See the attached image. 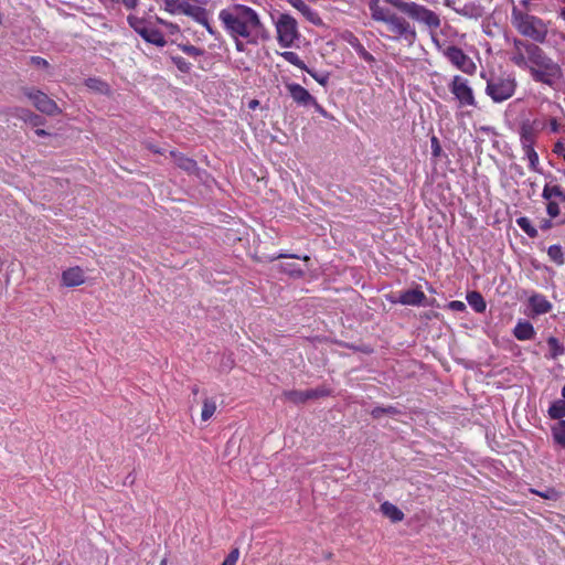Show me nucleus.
I'll return each instance as SVG.
<instances>
[{"instance_id":"72a5a7b5","label":"nucleus","mask_w":565,"mask_h":565,"mask_svg":"<svg viewBox=\"0 0 565 565\" xmlns=\"http://www.w3.org/2000/svg\"><path fill=\"white\" fill-rule=\"evenodd\" d=\"M563 195V190L559 185H545L542 196L545 200H551L553 196L559 198Z\"/></svg>"},{"instance_id":"13d9d810","label":"nucleus","mask_w":565,"mask_h":565,"mask_svg":"<svg viewBox=\"0 0 565 565\" xmlns=\"http://www.w3.org/2000/svg\"><path fill=\"white\" fill-rule=\"evenodd\" d=\"M299 258V256L297 255H289V254H278L277 256H274L270 258V260H275V259H278V258Z\"/></svg>"},{"instance_id":"393cba45","label":"nucleus","mask_w":565,"mask_h":565,"mask_svg":"<svg viewBox=\"0 0 565 565\" xmlns=\"http://www.w3.org/2000/svg\"><path fill=\"white\" fill-rule=\"evenodd\" d=\"M547 413L552 419L563 420L562 418L565 417V399H557L552 403Z\"/></svg>"},{"instance_id":"473e14b6","label":"nucleus","mask_w":565,"mask_h":565,"mask_svg":"<svg viewBox=\"0 0 565 565\" xmlns=\"http://www.w3.org/2000/svg\"><path fill=\"white\" fill-rule=\"evenodd\" d=\"M284 60H286L287 62H289L290 64L297 66L298 68L305 71L307 70V65L305 64V62L298 56L297 53L292 52V51H285L280 54Z\"/></svg>"},{"instance_id":"774afa93","label":"nucleus","mask_w":565,"mask_h":565,"mask_svg":"<svg viewBox=\"0 0 565 565\" xmlns=\"http://www.w3.org/2000/svg\"><path fill=\"white\" fill-rule=\"evenodd\" d=\"M550 492L551 491H548L547 493H545V491H542V492L535 491L536 494H539L540 497L545 498V499L551 498Z\"/></svg>"},{"instance_id":"20e7f679","label":"nucleus","mask_w":565,"mask_h":565,"mask_svg":"<svg viewBox=\"0 0 565 565\" xmlns=\"http://www.w3.org/2000/svg\"><path fill=\"white\" fill-rule=\"evenodd\" d=\"M516 86V79L511 74L491 75L487 81L486 94L493 103H503L514 95Z\"/></svg>"},{"instance_id":"2f4dec72","label":"nucleus","mask_w":565,"mask_h":565,"mask_svg":"<svg viewBox=\"0 0 565 565\" xmlns=\"http://www.w3.org/2000/svg\"><path fill=\"white\" fill-rule=\"evenodd\" d=\"M216 411V403L211 398H205L203 401V407L201 413V418L203 422L209 420Z\"/></svg>"},{"instance_id":"2eb2a0df","label":"nucleus","mask_w":565,"mask_h":565,"mask_svg":"<svg viewBox=\"0 0 565 565\" xmlns=\"http://www.w3.org/2000/svg\"><path fill=\"white\" fill-rule=\"evenodd\" d=\"M170 157L173 159L177 167L186 173L195 174L199 171L198 163L194 159L173 150L170 151Z\"/></svg>"},{"instance_id":"4be33fe9","label":"nucleus","mask_w":565,"mask_h":565,"mask_svg":"<svg viewBox=\"0 0 565 565\" xmlns=\"http://www.w3.org/2000/svg\"><path fill=\"white\" fill-rule=\"evenodd\" d=\"M382 513L393 522H399L404 519V513L393 503L384 502L381 504Z\"/></svg>"},{"instance_id":"e2e57ef3","label":"nucleus","mask_w":565,"mask_h":565,"mask_svg":"<svg viewBox=\"0 0 565 565\" xmlns=\"http://www.w3.org/2000/svg\"><path fill=\"white\" fill-rule=\"evenodd\" d=\"M35 134H36V136H39V137H46V136H49V135H50L46 130H44V129H42V128H38V129L35 130Z\"/></svg>"},{"instance_id":"dca6fc26","label":"nucleus","mask_w":565,"mask_h":565,"mask_svg":"<svg viewBox=\"0 0 565 565\" xmlns=\"http://www.w3.org/2000/svg\"><path fill=\"white\" fill-rule=\"evenodd\" d=\"M180 8L182 9V12L193 17L196 22L202 24L210 34H215V30L211 26L206 15V11L203 8L195 7L191 9H184L183 6H180Z\"/></svg>"},{"instance_id":"7ed1b4c3","label":"nucleus","mask_w":565,"mask_h":565,"mask_svg":"<svg viewBox=\"0 0 565 565\" xmlns=\"http://www.w3.org/2000/svg\"><path fill=\"white\" fill-rule=\"evenodd\" d=\"M511 24L520 35L532 40L531 43L543 44L548 34V26L541 18L530 14L526 8L513 6Z\"/></svg>"},{"instance_id":"7c9ffc66","label":"nucleus","mask_w":565,"mask_h":565,"mask_svg":"<svg viewBox=\"0 0 565 565\" xmlns=\"http://www.w3.org/2000/svg\"><path fill=\"white\" fill-rule=\"evenodd\" d=\"M398 414H401V412L395 406H391V405L385 406V407L379 406L371 411V415L375 419L381 418L383 415L396 416Z\"/></svg>"},{"instance_id":"c756f323","label":"nucleus","mask_w":565,"mask_h":565,"mask_svg":"<svg viewBox=\"0 0 565 565\" xmlns=\"http://www.w3.org/2000/svg\"><path fill=\"white\" fill-rule=\"evenodd\" d=\"M516 224L529 237L535 238L537 236V230L531 224V221L527 217H519L516 220Z\"/></svg>"},{"instance_id":"1a4fd4ad","label":"nucleus","mask_w":565,"mask_h":565,"mask_svg":"<svg viewBox=\"0 0 565 565\" xmlns=\"http://www.w3.org/2000/svg\"><path fill=\"white\" fill-rule=\"evenodd\" d=\"M443 54L456 68L468 75L475 74L477 70L475 62L460 47L448 45L443 50Z\"/></svg>"},{"instance_id":"9b49d317","label":"nucleus","mask_w":565,"mask_h":565,"mask_svg":"<svg viewBox=\"0 0 565 565\" xmlns=\"http://www.w3.org/2000/svg\"><path fill=\"white\" fill-rule=\"evenodd\" d=\"M24 95L32 100L39 111L45 115L55 116L62 113L57 104L41 90L24 89Z\"/></svg>"},{"instance_id":"f8f14e48","label":"nucleus","mask_w":565,"mask_h":565,"mask_svg":"<svg viewBox=\"0 0 565 565\" xmlns=\"http://www.w3.org/2000/svg\"><path fill=\"white\" fill-rule=\"evenodd\" d=\"M545 128V121L539 118L522 119L520 122V142H535L539 134Z\"/></svg>"},{"instance_id":"de8ad7c7","label":"nucleus","mask_w":565,"mask_h":565,"mask_svg":"<svg viewBox=\"0 0 565 565\" xmlns=\"http://www.w3.org/2000/svg\"><path fill=\"white\" fill-rule=\"evenodd\" d=\"M30 62L35 65V66H39V67H47L49 66V63L46 60L40 57V56H31L30 57Z\"/></svg>"},{"instance_id":"680f3d73","label":"nucleus","mask_w":565,"mask_h":565,"mask_svg":"<svg viewBox=\"0 0 565 565\" xmlns=\"http://www.w3.org/2000/svg\"><path fill=\"white\" fill-rule=\"evenodd\" d=\"M284 271H287L288 274L290 275H297V276H300L302 274V271L300 269L296 270V269H289V268H282Z\"/></svg>"},{"instance_id":"8fccbe9b","label":"nucleus","mask_w":565,"mask_h":565,"mask_svg":"<svg viewBox=\"0 0 565 565\" xmlns=\"http://www.w3.org/2000/svg\"><path fill=\"white\" fill-rule=\"evenodd\" d=\"M310 105L313 106L316 111H318L320 115H322L323 117H328L327 110L317 102L316 98L315 102H311Z\"/></svg>"},{"instance_id":"ea45409f","label":"nucleus","mask_w":565,"mask_h":565,"mask_svg":"<svg viewBox=\"0 0 565 565\" xmlns=\"http://www.w3.org/2000/svg\"><path fill=\"white\" fill-rule=\"evenodd\" d=\"M238 557H239V550L238 548H233L230 552V554L226 556V558L223 561V564L236 565Z\"/></svg>"},{"instance_id":"6e6552de","label":"nucleus","mask_w":565,"mask_h":565,"mask_svg":"<svg viewBox=\"0 0 565 565\" xmlns=\"http://www.w3.org/2000/svg\"><path fill=\"white\" fill-rule=\"evenodd\" d=\"M276 30L277 40L282 47H290L298 38L297 21L289 14H280Z\"/></svg>"},{"instance_id":"338daca9","label":"nucleus","mask_w":565,"mask_h":565,"mask_svg":"<svg viewBox=\"0 0 565 565\" xmlns=\"http://www.w3.org/2000/svg\"><path fill=\"white\" fill-rule=\"evenodd\" d=\"M550 492L551 491H548L547 493H545V491H542V492L535 491L536 494H539L540 497L545 498V499L551 498Z\"/></svg>"},{"instance_id":"cd10ccee","label":"nucleus","mask_w":565,"mask_h":565,"mask_svg":"<svg viewBox=\"0 0 565 565\" xmlns=\"http://www.w3.org/2000/svg\"><path fill=\"white\" fill-rule=\"evenodd\" d=\"M547 255L556 265H564L565 257L561 245H551L547 249Z\"/></svg>"},{"instance_id":"a18cd8bd","label":"nucleus","mask_w":565,"mask_h":565,"mask_svg":"<svg viewBox=\"0 0 565 565\" xmlns=\"http://www.w3.org/2000/svg\"><path fill=\"white\" fill-rule=\"evenodd\" d=\"M553 152L557 156H561L565 159V146L564 143L558 140L557 142H555L554 147H553Z\"/></svg>"},{"instance_id":"f3484780","label":"nucleus","mask_w":565,"mask_h":565,"mask_svg":"<svg viewBox=\"0 0 565 565\" xmlns=\"http://www.w3.org/2000/svg\"><path fill=\"white\" fill-rule=\"evenodd\" d=\"M369 9L373 20L385 23L394 13L391 9L381 6L380 0H370Z\"/></svg>"},{"instance_id":"69168bd1","label":"nucleus","mask_w":565,"mask_h":565,"mask_svg":"<svg viewBox=\"0 0 565 565\" xmlns=\"http://www.w3.org/2000/svg\"><path fill=\"white\" fill-rule=\"evenodd\" d=\"M148 148H149L152 152H154V153H162V150H161V149H159V148H157V147H156V146H153V145H149V146H148Z\"/></svg>"},{"instance_id":"09e8293b","label":"nucleus","mask_w":565,"mask_h":565,"mask_svg":"<svg viewBox=\"0 0 565 565\" xmlns=\"http://www.w3.org/2000/svg\"><path fill=\"white\" fill-rule=\"evenodd\" d=\"M315 393H316V397L317 399L318 398H321V397H326V396H329L330 395V390L324 387V386H321V387H317V388H313Z\"/></svg>"},{"instance_id":"4c0bfd02","label":"nucleus","mask_w":565,"mask_h":565,"mask_svg":"<svg viewBox=\"0 0 565 565\" xmlns=\"http://www.w3.org/2000/svg\"><path fill=\"white\" fill-rule=\"evenodd\" d=\"M179 47L190 56H201L204 54L203 50L191 44H180Z\"/></svg>"},{"instance_id":"37998d69","label":"nucleus","mask_w":565,"mask_h":565,"mask_svg":"<svg viewBox=\"0 0 565 565\" xmlns=\"http://www.w3.org/2000/svg\"><path fill=\"white\" fill-rule=\"evenodd\" d=\"M546 210L551 217H556L559 214V206L556 202L550 201Z\"/></svg>"},{"instance_id":"9d476101","label":"nucleus","mask_w":565,"mask_h":565,"mask_svg":"<svg viewBox=\"0 0 565 565\" xmlns=\"http://www.w3.org/2000/svg\"><path fill=\"white\" fill-rule=\"evenodd\" d=\"M390 32H392L396 39H402L409 44H413L416 39V32L411 24L403 18L393 13L385 22Z\"/></svg>"},{"instance_id":"bf43d9fd","label":"nucleus","mask_w":565,"mask_h":565,"mask_svg":"<svg viewBox=\"0 0 565 565\" xmlns=\"http://www.w3.org/2000/svg\"><path fill=\"white\" fill-rule=\"evenodd\" d=\"M305 392H306V399L307 401H309V399H317L316 393H315L313 388L312 390H307Z\"/></svg>"},{"instance_id":"f257e3e1","label":"nucleus","mask_w":565,"mask_h":565,"mask_svg":"<svg viewBox=\"0 0 565 565\" xmlns=\"http://www.w3.org/2000/svg\"><path fill=\"white\" fill-rule=\"evenodd\" d=\"M509 55L511 63L527 71L536 83L555 88L563 81L561 65L535 43L514 38Z\"/></svg>"},{"instance_id":"a19ab883","label":"nucleus","mask_w":565,"mask_h":565,"mask_svg":"<svg viewBox=\"0 0 565 565\" xmlns=\"http://www.w3.org/2000/svg\"><path fill=\"white\" fill-rule=\"evenodd\" d=\"M526 159L529 161L530 169L534 172H540V159L537 152L535 151L534 154L529 156Z\"/></svg>"},{"instance_id":"3c124183","label":"nucleus","mask_w":565,"mask_h":565,"mask_svg":"<svg viewBox=\"0 0 565 565\" xmlns=\"http://www.w3.org/2000/svg\"><path fill=\"white\" fill-rule=\"evenodd\" d=\"M559 128H561V125L558 124L557 119L556 118H551L550 120V130L551 132H558L559 131Z\"/></svg>"},{"instance_id":"c03bdc74","label":"nucleus","mask_w":565,"mask_h":565,"mask_svg":"<svg viewBox=\"0 0 565 565\" xmlns=\"http://www.w3.org/2000/svg\"><path fill=\"white\" fill-rule=\"evenodd\" d=\"M520 143H521V147H522L525 158H527L531 154H534V152H535L534 143L535 142H520Z\"/></svg>"},{"instance_id":"39448f33","label":"nucleus","mask_w":565,"mask_h":565,"mask_svg":"<svg viewBox=\"0 0 565 565\" xmlns=\"http://www.w3.org/2000/svg\"><path fill=\"white\" fill-rule=\"evenodd\" d=\"M394 6L411 18L426 24L430 29L440 26L439 17L431 10L415 2H394Z\"/></svg>"},{"instance_id":"0e129e2a","label":"nucleus","mask_w":565,"mask_h":565,"mask_svg":"<svg viewBox=\"0 0 565 565\" xmlns=\"http://www.w3.org/2000/svg\"><path fill=\"white\" fill-rule=\"evenodd\" d=\"M259 105V102L257 99H252L249 103H248V107L250 109H255L256 107H258Z\"/></svg>"},{"instance_id":"4468645a","label":"nucleus","mask_w":565,"mask_h":565,"mask_svg":"<svg viewBox=\"0 0 565 565\" xmlns=\"http://www.w3.org/2000/svg\"><path fill=\"white\" fill-rule=\"evenodd\" d=\"M426 300V295L419 289H409L398 295L397 299H392V302H398L405 306H419Z\"/></svg>"},{"instance_id":"e433bc0d","label":"nucleus","mask_w":565,"mask_h":565,"mask_svg":"<svg viewBox=\"0 0 565 565\" xmlns=\"http://www.w3.org/2000/svg\"><path fill=\"white\" fill-rule=\"evenodd\" d=\"M86 85L87 87L98 92H105L108 88V85L98 78H88L86 81Z\"/></svg>"},{"instance_id":"5fc2aeb1","label":"nucleus","mask_w":565,"mask_h":565,"mask_svg":"<svg viewBox=\"0 0 565 565\" xmlns=\"http://www.w3.org/2000/svg\"><path fill=\"white\" fill-rule=\"evenodd\" d=\"M295 8L303 14L305 11L308 12V9L310 7L308 4H306V2L303 0H301L299 2V4H297Z\"/></svg>"},{"instance_id":"6e6d98bb","label":"nucleus","mask_w":565,"mask_h":565,"mask_svg":"<svg viewBox=\"0 0 565 565\" xmlns=\"http://www.w3.org/2000/svg\"><path fill=\"white\" fill-rule=\"evenodd\" d=\"M235 40V47L238 52H244L245 51V44L239 41V38H236L234 39Z\"/></svg>"},{"instance_id":"6ab92c4d","label":"nucleus","mask_w":565,"mask_h":565,"mask_svg":"<svg viewBox=\"0 0 565 565\" xmlns=\"http://www.w3.org/2000/svg\"><path fill=\"white\" fill-rule=\"evenodd\" d=\"M514 337L520 341L531 340L534 334V328L529 321H519L513 330Z\"/></svg>"},{"instance_id":"864d4df0","label":"nucleus","mask_w":565,"mask_h":565,"mask_svg":"<svg viewBox=\"0 0 565 565\" xmlns=\"http://www.w3.org/2000/svg\"><path fill=\"white\" fill-rule=\"evenodd\" d=\"M127 9H135L138 4V0H120Z\"/></svg>"},{"instance_id":"5701e85b","label":"nucleus","mask_w":565,"mask_h":565,"mask_svg":"<svg viewBox=\"0 0 565 565\" xmlns=\"http://www.w3.org/2000/svg\"><path fill=\"white\" fill-rule=\"evenodd\" d=\"M348 42L355 50V52L362 60H364L367 63L375 62L374 56L365 50V47L361 44L356 36L351 34Z\"/></svg>"},{"instance_id":"052dcab7","label":"nucleus","mask_w":565,"mask_h":565,"mask_svg":"<svg viewBox=\"0 0 565 565\" xmlns=\"http://www.w3.org/2000/svg\"><path fill=\"white\" fill-rule=\"evenodd\" d=\"M552 222L550 220H544L541 224V228L547 231L552 227Z\"/></svg>"},{"instance_id":"bb28decb","label":"nucleus","mask_w":565,"mask_h":565,"mask_svg":"<svg viewBox=\"0 0 565 565\" xmlns=\"http://www.w3.org/2000/svg\"><path fill=\"white\" fill-rule=\"evenodd\" d=\"M552 435L556 444L565 447V420H559L555 426H553Z\"/></svg>"},{"instance_id":"603ef678","label":"nucleus","mask_w":565,"mask_h":565,"mask_svg":"<svg viewBox=\"0 0 565 565\" xmlns=\"http://www.w3.org/2000/svg\"><path fill=\"white\" fill-rule=\"evenodd\" d=\"M449 307L452 309V310H456V311H461L466 308L465 303L461 302V301H451L449 303Z\"/></svg>"},{"instance_id":"aec40b11","label":"nucleus","mask_w":565,"mask_h":565,"mask_svg":"<svg viewBox=\"0 0 565 565\" xmlns=\"http://www.w3.org/2000/svg\"><path fill=\"white\" fill-rule=\"evenodd\" d=\"M14 115L33 127H39L45 122L43 117L25 108H17Z\"/></svg>"},{"instance_id":"f03ea898","label":"nucleus","mask_w":565,"mask_h":565,"mask_svg":"<svg viewBox=\"0 0 565 565\" xmlns=\"http://www.w3.org/2000/svg\"><path fill=\"white\" fill-rule=\"evenodd\" d=\"M225 31L233 38L247 39L255 43L253 35L263 26L257 12L244 4L233 3L218 13Z\"/></svg>"},{"instance_id":"49530a36","label":"nucleus","mask_w":565,"mask_h":565,"mask_svg":"<svg viewBox=\"0 0 565 565\" xmlns=\"http://www.w3.org/2000/svg\"><path fill=\"white\" fill-rule=\"evenodd\" d=\"M303 15L312 23L317 24L320 22V18L318 17V14L311 9L309 8L308 9V12H303Z\"/></svg>"},{"instance_id":"0eeeda50","label":"nucleus","mask_w":565,"mask_h":565,"mask_svg":"<svg viewBox=\"0 0 565 565\" xmlns=\"http://www.w3.org/2000/svg\"><path fill=\"white\" fill-rule=\"evenodd\" d=\"M127 22L129 26L138 33L146 42L162 47L167 44L164 35L158 30L148 26L145 19L136 15H128Z\"/></svg>"},{"instance_id":"a878e982","label":"nucleus","mask_w":565,"mask_h":565,"mask_svg":"<svg viewBox=\"0 0 565 565\" xmlns=\"http://www.w3.org/2000/svg\"><path fill=\"white\" fill-rule=\"evenodd\" d=\"M547 345L551 350L550 358L556 359L565 353V347L555 338L547 339Z\"/></svg>"},{"instance_id":"c9c22d12","label":"nucleus","mask_w":565,"mask_h":565,"mask_svg":"<svg viewBox=\"0 0 565 565\" xmlns=\"http://www.w3.org/2000/svg\"><path fill=\"white\" fill-rule=\"evenodd\" d=\"M180 6H183L184 9H191L188 2H182L178 4V0H164V9L170 13H174L177 9H180L182 11Z\"/></svg>"},{"instance_id":"4d7b16f0","label":"nucleus","mask_w":565,"mask_h":565,"mask_svg":"<svg viewBox=\"0 0 565 565\" xmlns=\"http://www.w3.org/2000/svg\"><path fill=\"white\" fill-rule=\"evenodd\" d=\"M157 21H158L160 24L164 25V26H173V29H174L175 31H179V26H178L177 24H173V23H171V22H167V21H164V20H162V19H160V18H158V19H157Z\"/></svg>"},{"instance_id":"423d86ee","label":"nucleus","mask_w":565,"mask_h":565,"mask_svg":"<svg viewBox=\"0 0 565 565\" xmlns=\"http://www.w3.org/2000/svg\"><path fill=\"white\" fill-rule=\"evenodd\" d=\"M450 93L460 107H477V100L469 81L455 75L448 84Z\"/></svg>"},{"instance_id":"79ce46f5","label":"nucleus","mask_w":565,"mask_h":565,"mask_svg":"<svg viewBox=\"0 0 565 565\" xmlns=\"http://www.w3.org/2000/svg\"><path fill=\"white\" fill-rule=\"evenodd\" d=\"M430 143H431L433 156L436 158L439 157L441 153V147H440L438 138L436 136H433L430 139Z\"/></svg>"},{"instance_id":"412c9836","label":"nucleus","mask_w":565,"mask_h":565,"mask_svg":"<svg viewBox=\"0 0 565 565\" xmlns=\"http://www.w3.org/2000/svg\"><path fill=\"white\" fill-rule=\"evenodd\" d=\"M530 305L536 315L547 313L552 309L551 302L542 295H533Z\"/></svg>"},{"instance_id":"f704fd0d","label":"nucleus","mask_w":565,"mask_h":565,"mask_svg":"<svg viewBox=\"0 0 565 565\" xmlns=\"http://www.w3.org/2000/svg\"><path fill=\"white\" fill-rule=\"evenodd\" d=\"M171 60L180 72L190 73L192 65L191 63L185 61V58H183L182 56H172Z\"/></svg>"},{"instance_id":"c85d7f7f","label":"nucleus","mask_w":565,"mask_h":565,"mask_svg":"<svg viewBox=\"0 0 565 565\" xmlns=\"http://www.w3.org/2000/svg\"><path fill=\"white\" fill-rule=\"evenodd\" d=\"M282 395L287 401H289L294 404H303L307 402L305 391L290 390V391H285L282 393Z\"/></svg>"},{"instance_id":"58836bf2","label":"nucleus","mask_w":565,"mask_h":565,"mask_svg":"<svg viewBox=\"0 0 565 565\" xmlns=\"http://www.w3.org/2000/svg\"><path fill=\"white\" fill-rule=\"evenodd\" d=\"M309 75H311L320 85L326 86L329 81L328 74H318L313 72L312 70L308 68L305 70Z\"/></svg>"},{"instance_id":"ddd939ff","label":"nucleus","mask_w":565,"mask_h":565,"mask_svg":"<svg viewBox=\"0 0 565 565\" xmlns=\"http://www.w3.org/2000/svg\"><path fill=\"white\" fill-rule=\"evenodd\" d=\"M286 88L298 105L309 106L311 102H315V97L300 84L290 83L286 85Z\"/></svg>"},{"instance_id":"b1692460","label":"nucleus","mask_w":565,"mask_h":565,"mask_svg":"<svg viewBox=\"0 0 565 565\" xmlns=\"http://www.w3.org/2000/svg\"><path fill=\"white\" fill-rule=\"evenodd\" d=\"M468 303L475 309L476 312H483L487 308V303L478 291H471L467 295Z\"/></svg>"},{"instance_id":"a211bd4d","label":"nucleus","mask_w":565,"mask_h":565,"mask_svg":"<svg viewBox=\"0 0 565 565\" xmlns=\"http://www.w3.org/2000/svg\"><path fill=\"white\" fill-rule=\"evenodd\" d=\"M62 280L67 287H76L85 281V276L79 267H73L63 271Z\"/></svg>"}]
</instances>
